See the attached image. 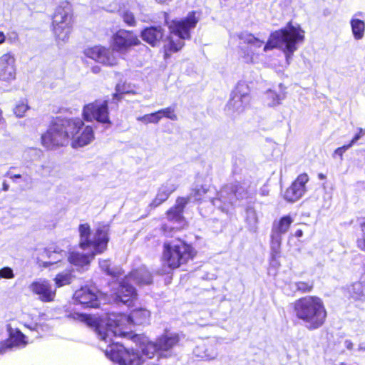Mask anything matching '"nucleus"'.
Returning <instances> with one entry per match:
<instances>
[{
    "instance_id": "nucleus-31",
    "label": "nucleus",
    "mask_w": 365,
    "mask_h": 365,
    "mask_svg": "<svg viewBox=\"0 0 365 365\" xmlns=\"http://www.w3.org/2000/svg\"><path fill=\"white\" fill-rule=\"evenodd\" d=\"M351 31L355 39H361L364 36L365 23L359 19H352L350 21Z\"/></svg>"
},
{
    "instance_id": "nucleus-51",
    "label": "nucleus",
    "mask_w": 365,
    "mask_h": 365,
    "mask_svg": "<svg viewBox=\"0 0 365 365\" xmlns=\"http://www.w3.org/2000/svg\"><path fill=\"white\" fill-rule=\"evenodd\" d=\"M91 71L94 73H98L101 71V68L98 66H94L91 68Z\"/></svg>"
},
{
    "instance_id": "nucleus-7",
    "label": "nucleus",
    "mask_w": 365,
    "mask_h": 365,
    "mask_svg": "<svg viewBox=\"0 0 365 365\" xmlns=\"http://www.w3.org/2000/svg\"><path fill=\"white\" fill-rule=\"evenodd\" d=\"M304 41V31L299 25L294 26L289 21L284 28L271 33L263 50L267 51L284 45V50L289 53H293L297 49V44Z\"/></svg>"
},
{
    "instance_id": "nucleus-36",
    "label": "nucleus",
    "mask_w": 365,
    "mask_h": 365,
    "mask_svg": "<svg viewBox=\"0 0 365 365\" xmlns=\"http://www.w3.org/2000/svg\"><path fill=\"white\" fill-rule=\"evenodd\" d=\"M71 274L70 273H58L54 278L56 287H61L70 284L71 282Z\"/></svg>"
},
{
    "instance_id": "nucleus-9",
    "label": "nucleus",
    "mask_w": 365,
    "mask_h": 365,
    "mask_svg": "<svg viewBox=\"0 0 365 365\" xmlns=\"http://www.w3.org/2000/svg\"><path fill=\"white\" fill-rule=\"evenodd\" d=\"M106 355L112 361L119 365H141V355L133 349L125 347L123 344L115 343L109 346L105 351Z\"/></svg>"
},
{
    "instance_id": "nucleus-18",
    "label": "nucleus",
    "mask_w": 365,
    "mask_h": 365,
    "mask_svg": "<svg viewBox=\"0 0 365 365\" xmlns=\"http://www.w3.org/2000/svg\"><path fill=\"white\" fill-rule=\"evenodd\" d=\"M73 299L75 304L81 305L83 308H98L100 305L96 293L86 286L76 290Z\"/></svg>"
},
{
    "instance_id": "nucleus-53",
    "label": "nucleus",
    "mask_w": 365,
    "mask_h": 365,
    "mask_svg": "<svg viewBox=\"0 0 365 365\" xmlns=\"http://www.w3.org/2000/svg\"><path fill=\"white\" fill-rule=\"evenodd\" d=\"M318 178L321 180H324L326 178V175L323 173H319Z\"/></svg>"
},
{
    "instance_id": "nucleus-41",
    "label": "nucleus",
    "mask_w": 365,
    "mask_h": 365,
    "mask_svg": "<svg viewBox=\"0 0 365 365\" xmlns=\"http://www.w3.org/2000/svg\"><path fill=\"white\" fill-rule=\"evenodd\" d=\"M14 277L13 269L9 267H4L0 269V279H10Z\"/></svg>"
},
{
    "instance_id": "nucleus-11",
    "label": "nucleus",
    "mask_w": 365,
    "mask_h": 365,
    "mask_svg": "<svg viewBox=\"0 0 365 365\" xmlns=\"http://www.w3.org/2000/svg\"><path fill=\"white\" fill-rule=\"evenodd\" d=\"M140 44L141 41L135 31L125 29L117 30L110 38L111 48L118 53H126L131 48Z\"/></svg>"
},
{
    "instance_id": "nucleus-5",
    "label": "nucleus",
    "mask_w": 365,
    "mask_h": 365,
    "mask_svg": "<svg viewBox=\"0 0 365 365\" xmlns=\"http://www.w3.org/2000/svg\"><path fill=\"white\" fill-rule=\"evenodd\" d=\"M198 18L195 11L189 12L184 19L171 21L168 26V43L163 47L164 59L170 58L173 53L178 52L184 47V41L190 38V30L196 26Z\"/></svg>"
},
{
    "instance_id": "nucleus-42",
    "label": "nucleus",
    "mask_w": 365,
    "mask_h": 365,
    "mask_svg": "<svg viewBox=\"0 0 365 365\" xmlns=\"http://www.w3.org/2000/svg\"><path fill=\"white\" fill-rule=\"evenodd\" d=\"M124 96L125 95H123V94H121L119 92L115 91V93H113L112 94L111 104L115 105V107L118 108V103L120 102L123 99Z\"/></svg>"
},
{
    "instance_id": "nucleus-43",
    "label": "nucleus",
    "mask_w": 365,
    "mask_h": 365,
    "mask_svg": "<svg viewBox=\"0 0 365 365\" xmlns=\"http://www.w3.org/2000/svg\"><path fill=\"white\" fill-rule=\"evenodd\" d=\"M364 131L361 128L358 129V132L354 135L350 142L348 143L351 147L354 144H355L360 138L363 137L364 135Z\"/></svg>"
},
{
    "instance_id": "nucleus-26",
    "label": "nucleus",
    "mask_w": 365,
    "mask_h": 365,
    "mask_svg": "<svg viewBox=\"0 0 365 365\" xmlns=\"http://www.w3.org/2000/svg\"><path fill=\"white\" fill-rule=\"evenodd\" d=\"M127 277L132 282L139 287L150 285L153 283V275L151 272L144 267H139L132 269Z\"/></svg>"
},
{
    "instance_id": "nucleus-33",
    "label": "nucleus",
    "mask_w": 365,
    "mask_h": 365,
    "mask_svg": "<svg viewBox=\"0 0 365 365\" xmlns=\"http://www.w3.org/2000/svg\"><path fill=\"white\" fill-rule=\"evenodd\" d=\"M314 287L313 280L298 281L295 282V288L301 294H307L312 292Z\"/></svg>"
},
{
    "instance_id": "nucleus-29",
    "label": "nucleus",
    "mask_w": 365,
    "mask_h": 365,
    "mask_svg": "<svg viewBox=\"0 0 365 365\" xmlns=\"http://www.w3.org/2000/svg\"><path fill=\"white\" fill-rule=\"evenodd\" d=\"M293 219L290 215H284L275 222L272 226V232L277 235L286 233L290 227Z\"/></svg>"
},
{
    "instance_id": "nucleus-28",
    "label": "nucleus",
    "mask_w": 365,
    "mask_h": 365,
    "mask_svg": "<svg viewBox=\"0 0 365 365\" xmlns=\"http://www.w3.org/2000/svg\"><path fill=\"white\" fill-rule=\"evenodd\" d=\"M221 192H225L230 199L240 200L247 192L240 182H237L224 185Z\"/></svg>"
},
{
    "instance_id": "nucleus-34",
    "label": "nucleus",
    "mask_w": 365,
    "mask_h": 365,
    "mask_svg": "<svg viewBox=\"0 0 365 365\" xmlns=\"http://www.w3.org/2000/svg\"><path fill=\"white\" fill-rule=\"evenodd\" d=\"M53 253H55V252L51 251L48 248H45L39 252L38 256L37 257V263L38 265L40 267H47L56 263L57 261L46 262L43 260V258H50Z\"/></svg>"
},
{
    "instance_id": "nucleus-17",
    "label": "nucleus",
    "mask_w": 365,
    "mask_h": 365,
    "mask_svg": "<svg viewBox=\"0 0 365 365\" xmlns=\"http://www.w3.org/2000/svg\"><path fill=\"white\" fill-rule=\"evenodd\" d=\"M308 181L309 176L306 173L299 174L286 189L284 193V200L289 202L299 200L306 192V184Z\"/></svg>"
},
{
    "instance_id": "nucleus-54",
    "label": "nucleus",
    "mask_w": 365,
    "mask_h": 365,
    "mask_svg": "<svg viewBox=\"0 0 365 365\" xmlns=\"http://www.w3.org/2000/svg\"><path fill=\"white\" fill-rule=\"evenodd\" d=\"M361 230L365 235V221L361 225Z\"/></svg>"
},
{
    "instance_id": "nucleus-8",
    "label": "nucleus",
    "mask_w": 365,
    "mask_h": 365,
    "mask_svg": "<svg viewBox=\"0 0 365 365\" xmlns=\"http://www.w3.org/2000/svg\"><path fill=\"white\" fill-rule=\"evenodd\" d=\"M179 342L178 334H164L158 336L155 341L146 342L142 348V353L148 359H167L173 355V349Z\"/></svg>"
},
{
    "instance_id": "nucleus-25",
    "label": "nucleus",
    "mask_w": 365,
    "mask_h": 365,
    "mask_svg": "<svg viewBox=\"0 0 365 365\" xmlns=\"http://www.w3.org/2000/svg\"><path fill=\"white\" fill-rule=\"evenodd\" d=\"M178 187L173 183L166 182L163 184L157 190V193L153 200L149 203L150 209H155L164 203L170 195L177 190Z\"/></svg>"
},
{
    "instance_id": "nucleus-1",
    "label": "nucleus",
    "mask_w": 365,
    "mask_h": 365,
    "mask_svg": "<svg viewBox=\"0 0 365 365\" xmlns=\"http://www.w3.org/2000/svg\"><path fill=\"white\" fill-rule=\"evenodd\" d=\"M84 120L61 115L52 117L48 128L41 135V145L47 150L67 146L73 148L86 146L95 139L92 125H84Z\"/></svg>"
},
{
    "instance_id": "nucleus-15",
    "label": "nucleus",
    "mask_w": 365,
    "mask_h": 365,
    "mask_svg": "<svg viewBox=\"0 0 365 365\" xmlns=\"http://www.w3.org/2000/svg\"><path fill=\"white\" fill-rule=\"evenodd\" d=\"M29 288L34 295L43 303L52 302L56 297V289L46 279H39L32 282Z\"/></svg>"
},
{
    "instance_id": "nucleus-27",
    "label": "nucleus",
    "mask_w": 365,
    "mask_h": 365,
    "mask_svg": "<svg viewBox=\"0 0 365 365\" xmlns=\"http://www.w3.org/2000/svg\"><path fill=\"white\" fill-rule=\"evenodd\" d=\"M128 316L132 325L145 326L150 324L151 313L145 307H138L132 309Z\"/></svg>"
},
{
    "instance_id": "nucleus-4",
    "label": "nucleus",
    "mask_w": 365,
    "mask_h": 365,
    "mask_svg": "<svg viewBox=\"0 0 365 365\" xmlns=\"http://www.w3.org/2000/svg\"><path fill=\"white\" fill-rule=\"evenodd\" d=\"M197 253L192 243L176 237L163 243L160 260L167 268L175 270L193 261Z\"/></svg>"
},
{
    "instance_id": "nucleus-20",
    "label": "nucleus",
    "mask_w": 365,
    "mask_h": 365,
    "mask_svg": "<svg viewBox=\"0 0 365 365\" xmlns=\"http://www.w3.org/2000/svg\"><path fill=\"white\" fill-rule=\"evenodd\" d=\"M240 38L242 41V43L244 45L240 48L241 57L245 59L247 63L252 62L256 50L264 45V41L251 34L242 36Z\"/></svg>"
},
{
    "instance_id": "nucleus-6",
    "label": "nucleus",
    "mask_w": 365,
    "mask_h": 365,
    "mask_svg": "<svg viewBox=\"0 0 365 365\" xmlns=\"http://www.w3.org/2000/svg\"><path fill=\"white\" fill-rule=\"evenodd\" d=\"M74 12L71 4L61 1L51 15V30L58 43L67 42L73 31Z\"/></svg>"
},
{
    "instance_id": "nucleus-55",
    "label": "nucleus",
    "mask_w": 365,
    "mask_h": 365,
    "mask_svg": "<svg viewBox=\"0 0 365 365\" xmlns=\"http://www.w3.org/2000/svg\"><path fill=\"white\" fill-rule=\"evenodd\" d=\"M156 1L160 4H165L168 1H170L171 0H156Z\"/></svg>"
},
{
    "instance_id": "nucleus-2",
    "label": "nucleus",
    "mask_w": 365,
    "mask_h": 365,
    "mask_svg": "<svg viewBox=\"0 0 365 365\" xmlns=\"http://www.w3.org/2000/svg\"><path fill=\"white\" fill-rule=\"evenodd\" d=\"M78 247L83 250H90L89 254L72 252L69 254L68 262L76 267L88 265L96 255H101L108 250L110 241V226L99 224L92 232L88 223L78 225Z\"/></svg>"
},
{
    "instance_id": "nucleus-50",
    "label": "nucleus",
    "mask_w": 365,
    "mask_h": 365,
    "mask_svg": "<svg viewBox=\"0 0 365 365\" xmlns=\"http://www.w3.org/2000/svg\"><path fill=\"white\" fill-rule=\"evenodd\" d=\"M7 175H9V178L12 180H14V181H15L17 179L21 178V175H20V174H9V173H7Z\"/></svg>"
},
{
    "instance_id": "nucleus-39",
    "label": "nucleus",
    "mask_w": 365,
    "mask_h": 365,
    "mask_svg": "<svg viewBox=\"0 0 365 365\" xmlns=\"http://www.w3.org/2000/svg\"><path fill=\"white\" fill-rule=\"evenodd\" d=\"M138 120L144 123L145 124L148 123H158L160 121V117L157 111L145 114L144 115L138 118Z\"/></svg>"
},
{
    "instance_id": "nucleus-56",
    "label": "nucleus",
    "mask_w": 365,
    "mask_h": 365,
    "mask_svg": "<svg viewBox=\"0 0 365 365\" xmlns=\"http://www.w3.org/2000/svg\"><path fill=\"white\" fill-rule=\"evenodd\" d=\"M2 114H3L2 110L0 108V120L2 119Z\"/></svg>"
},
{
    "instance_id": "nucleus-49",
    "label": "nucleus",
    "mask_w": 365,
    "mask_h": 365,
    "mask_svg": "<svg viewBox=\"0 0 365 365\" xmlns=\"http://www.w3.org/2000/svg\"><path fill=\"white\" fill-rule=\"evenodd\" d=\"M173 228H169L166 224H163L160 227V230L163 234H166L168 231H172Z\"/></svg>"
},
{
    "instance_id": "nucleus-48",
    "label": "nucleus",
    "mask_w": 365,
    "mask_h": 365,
    "mask_svg": "<svg viewBox=\"0 0 365 365\" xmlns=\"http://www.w3.org/2000/svg\"><path fill=\"white\" fill-rule=\"evenodd\" d=\"M344 345L348 350H352L354 349V344L351 340H345Z\"/></svg>"
},
{
    "instance_id": "nucleus-35",
    "label": "nucleus",
    "mask_w": 365,
    "mask_h": 365,
    "mask_svg": "<svg viewBox=\"0 0 365 365\" xmlns=\"http://www.w3.org/2000/svg\"><path fill=\"white\" fill-rule=\"evenodd\" d=\"M157 113L158 114V116L160 117V120L163 118H166L172 120H178V115L175 113V106H168L165 108L160 109L157 110Z\"/></svg>"
},
{
    "instance_id": "nucleus-38",
    "label": "nucleus",
    "mask_w": 365,
    "mask_h": 365,
    "mask_svg": "<svg viewBox=\"0 0 365 365\" xmlns=\"http://www.w3.org/2000/svg\"><path fill=\"white\" fill-rule=\"evenodd\" d=\"M29 109L27 101H20L14 108V113L18 118L24 116L26 112Z\"/></svg>"
},
{
    "instance_id": "nucleus-30",
    "label": "nucleus",
    "mask_w": 365,
    "mask_h": 365,
    "mask_svg": "<svg viewBox=\"0 0 365 365\" xmlns=\"http://www.w3.org/2000/svg\"><path fill=\"white\" fill-rule=\"evenodd\" d=\"M99 266L101 269L107 275L118 278L123 274V271L121 268L113 267L109 259H102L99 261Z\"/></svg>"
},
{
    "instance_id": "nucleus-10",
    "label": "nucleus",
    "mask_w": 365,
    "mask_h": 365,
    "mask_svg": "<svg viewBox=\"0 0 365 365\" xmlns=\"http://www.w3.org/2000/svg\"><path fill=\"white\" fill-rule=\"evenodd\" d=\"M108 100L96 99L86 104L82 109V118L86 122L96 121L110 125L112 121L109 115Z\"/></svg>"
},
{
    "instance_id": "nucleus-16",
    "label": "nucleus",
    "mask_w": 365,
    "mask_h": 365,
    "mask_svg": "<svg viewBox=\"0 0 365 365\" xmlns=\"http://www.w3.org/2000/svg\"><path fill=\"white\" fill-rule=\"evenodd\" d=\"M6 37L0 31V44L5 41ZM16 59L11 53L0 56V81L10 82L16 78Z\"/></svg>"
},
{
    "instance_id": "nucleus-45",
    "label": "nucleus",
    "mask_w": 365,
    "mask_h": 365,
    "mask_svg": "<svg viewBox=\"0 0 365 365\" xmlns=\"http://www.w3.org/2000/svg\"><path fill=\"white\" fill-rule=\"evenodd\" d=\"M358 248L365 252V237L359 238L356 241Z\"/></svg>"
},
{
    "instance_id": "nucleus-19",
    "label": "nucleus",
    "mask_w": 365,
    "mask_h": 365,
    "mask_svg": "<svg viewBox=\"0 0 365 365\" xmlns=\"http://www.w3.org/2000/svg\"><path fill=\"white\" fill-rule=\"evenodd\" d=\"M115 299L123 304H130L137 299L138 293L130 279L125 275L115 291Z\"/></svg>"
},
{
    "instance_id": "nucleus-14",
    "label": "nucleus",
    "mask_w": 365,
    "mask_h": 365,
    "mask_svg": "<svg viewBox=\"0 0 365 365\" xmlns=\"http://www.w3.org/2000/svg\"><path fill=\"white\" fill-rule=\"evenodd\" d=\"M249 88L245 83H238L226 107L232 112L243 111L250 104Z\"/></svg>"
},
{
    "instance_id": "nucleus-52",
    "label": "nucleus",
    "mask_w": 365,
    "mask_h": 365,
    "mask_svg": "<svg viewBox=\"0 0 365 365\" xmlns=\"http://www.w3.org/2000/svg\"><path fill=\"white\" fill-rule=\"evenodd\" d=\"M303 235V231L302 230H297L295 231L294 236L297 237H300Z\"/></svg>"
},
{
    "instance_id": "nucleus-22",
    "label": "nucleus",
    "mask_w": 365,
    "mask_h": 365,
    "mask_svg": "<svg viewBox=\"0 0 365 365\" xmlns=\"http://www.w3.org/2000/svg\"><path fill=\"white\" fill-rule=\"evenodd\" d=\"M73 318L81 322L85 323L87 326L91 328H93L98 333L100 339L106 342H110L111 339H108V333L101 330V327L103 321L101 317H96L88 314L76 313L73 315Z\"/></svg>"
},
{
    "instance_id": "nucleus-40",
    "label": "nucleus",
    "mask_w": 365,
    "mask_h": 365,
    "mask_svg": "<svg viewBox=\"0 0 365 365\" xmlns=\"http://www.w3.org/2000/svg\"><path fill=\"white\" fill-rule=\"evenodd\" d=\"M115 91L119 92L123 95L135 94V92L133 91L130 86L125 81L118 82L115 87Z\"/></svg>"
},
{
    "instance_id": "nucleus-44",
    "label": "nucleus",
    "mask_w": 365,
    "mask_h": 365,
    "mask_svg": "<svg viewBox=\"0 0 365 365\" xmlns=\"http://www.w3.org/2000/svg\"><path fill=\"white\" fill-rule=\"evenodd\" d=\"M349 148H351L350 145L349 144H346V145H344L341 147H339L337 148L334 152V155H339L340 159L342 160V158H343V155L344 153V152L348 150Z\"/></svg>"
},
{
    "instance_id": "nucleus-13",
    "label": "nucleus",
    "mask_w": 365,
    "mask_h": 365,
    "mask_svg": "<svg viewBox=\"0 0 365 365\" xmlns=\"http://www.w3.org/2000/svg\"><path fill=\"white\" fill-rule=\"evenodd\" d=\"M106 320V332L112 331L115 336H127L132 325L128 314L124 313H109Z\"/></svg>"
},
{
    "instance_id": "nucleus-32",
    "label": "nucleus",
    "mask_w": 365,
    "mask_h": 365,
    "mask_svg": "<svg viewBox=\"0 0 365 365\" xmlns=\"http://www.w3.org/2000/svg\"><path fill=\"white\" fill-rule=\"evenodd\" d=\"M209 189L205 185H197L190 190V195L187 197L192 199L194 201L201 202L204 196L207 194Z\"/></svg>"
},
{
    "instance_id": "nucleus-37",
    "label": "nucleus",
    "mask_w": 365,
    "mask_h": 365,
    "mask_svg": "<svg viewBox=\"0 0 365 365\" xmlns=\"http://www.w3.org/2000/svg\"><path fill=\"white\" fill-rule=\"evenodd\" d=\"M120 16L126 26L130 27H134L136 26L137 22L135 15L130 11H123L120 14Z\"/></svg>"
},
{
    "instance_id": "nucleus-12",
    "label": "nucleus",
    "mask_w": 365,
    "mask_h": 365,
    "mask_svg": "<svg viewBox=\"0 0 365 365\" xmlns=\"http://www.w3.org/2000/svg\"><path fill=\"white\" fill-rule=\"evenodd\" d=\"M83 54L105 66L115 67L118 65V58L111 47L100 44L88 46L83 50Z\"/></svg>"
},
{
    "instance_id": "nucleus-21",
    "label": "nucleus",
    "mask_w": 365,
    "mask_h": 365,
    "mask_svg": "<svg viewBox=\"0 0 365 365\" xmlns=\"http://www.w3.org/2000/svg\"><path fill=\"white\" fill-rule=\"evenodd\" d=\"M140 37L151 47H157L164 40L165 29L160 25L148 26L140 31Z\"/></svg>"
},
{
    "instance_id": "nucleus-3",
    "label": "nucleus",
    "mask_w": 365,
    "mask_h": 365,
    "mask_svg": "<svg viewBox=\"0 0 365 365\" xmlns=\"http://www.w3.org/2000/svg\"><path fill=\"white\" fill-rule=\"evenodd\" d=\"M292 310L296 319L304 323L309 331L323 327L328 317L323 299L317 295L298 298L293 302Z\"/></svg>"
},
{
    "instance_id": "nucleus-24",
    "label": "nucleus",
    "mask_w": 365,
    "mask_h": 365,
    "mask_svg": "<svg viewBox=\"0 0 365 365\" xmlns=\"http://www.w3.org/2000/svg\"><path fill=\"white\" fill-rule=\"evenodd\" d=\"M189 202V198L185 197H178L175 204L168 209L166 212L167 219L170 222H180L185 220L183 213L187 204Z\"/></svg>"
},
{
    "instance_id": "nucleus-46",
    "label": "nucleus",
    "mask_w": 365,
    "mask_h": 365,
    "mask_svg": "<svg viewBox=\"0 0 365 365\" xmlns=\"http://www.w3.org/2000/svg\"><path fill=\"white\" fill-rule=\"evenodd\" d=\"M29 329L36 331L38 333L43 331V325L36 324L34 326L27 325Z\"/></svg>"
},
{
    "instance_id": "nucleus-23",
    "label": "nucleus",
    "mask_w": 365,
    "mask_h": 365,
    "mask_svg": "<svg viewBox=\"0 0 365 365\" xmlns=\"http://www.w3.org/2000/svg\"><path fill=\"white\" fill-rule=\"evenodd\" d=\"M28 344L27 336L16 329L9 333V337L0 346V354H3L13 347H25Z\"/></svg>"
},
{
    "instance_id": "nucleus-47",
    "label": "nucleus",
    "mask_w": 365,
    "mask_h": 365,
    "mask_svg": "<svg viewBox=\"0 0 365 365\" xmlns=\"http://www.w3.org/2000/svg\"><path fill=\"white\" fill-rule=\"evenodd\" d=\"M9 188V185L8 183L0 177V192L1 191H7Z\"/></svg>"
}]
</instances>
